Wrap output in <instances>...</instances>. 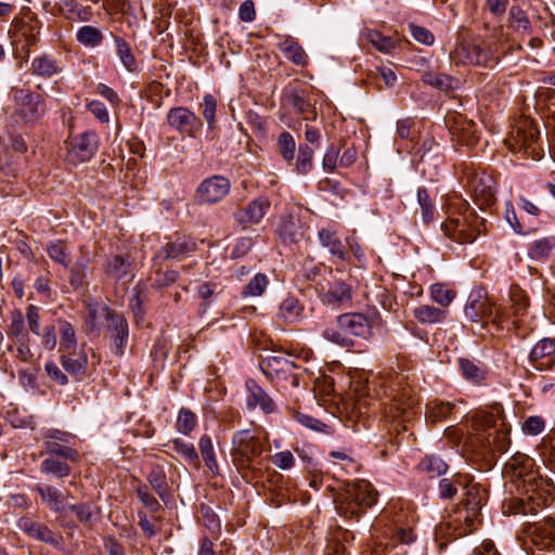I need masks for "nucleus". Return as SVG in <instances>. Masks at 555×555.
Listing matches in <instances>:
<instances>
[{"mask_svg":"<svg viewBox=\"0 0 555 555\" xmlns=\"http://www.w3.org/2000/svg\"><path fill=\"white\" fill-rule=\"evenodd\" d=\"M473 427L485 449L500 453L507 451L511 443L509 427L500 403L476 412L473 416Z\"/></svg>","mask_w":555,"mask_h":555,"instance_id":"nucleus-1","label":"nucleus"},{"mask_svg":"<svg viewBox=\"0 0 555 555\" xmlns=\"http://www.w3.org/2000/svg\"><path fill=\"white\" fill-rule=\"evenodd\" d=\"M504 475L508 476L521 492H544L553 494L554 487L550 479L544 478L534 460L517 453L504 466Z\"/></svg>","mask_w":555,"mask_h":555,"instance_id":"nucleus-2","label":"nucleus"},{"mask_svg":"<svg viewBox=\"0 0 555 555\" xmlns=\"http://www.w3.org/2000/svg\"><path fill=\"white\" fill-rule=\"evenodd\" d=\"M468 204L459 196L449 198V210L447 220L441 224V230L450 240L459 243H472L476 238L469 218Z\"/></svg>","mask_w":555,"mask_h":555,"instance_id":"nucleus-3","label":"nucleus"},{"mask_svg":"<svg viewBox=\"0 0 555 555\" xmlns=\"http://www.w3.org/2000/svg\"><path fill=\"white\" fill-rule=\"evenodd\" d=\"M539 140L540 131L534 121L530 118H520L509 131L508 137L504 139V144L512 153L522 152L533 160H538L543 157Z\"/></svg>","mask_w":555,"mask_h":555,"instance_id":"nucleus-4","label":"nucleus"},{"mask_svg":"<svg viewBox=\"0 0 555 555\" xmlns=\"http://www.w3.org/2000/svg\"><path fill=\"white\" fill-rule=\"evenodd\" d=\"M403 380V376L397 375L396 382H392L389 386L390 392H386V396L389 397L387 414L393 420L409 422L414 416V410L420 400L416 391L410 385L404 384Z\"/></svg>","mask_w":555,"mask_h":555,"instance_id":"nucleus-5","label":"nucleus"},{"mask_svg":"<svg viewBox=\"0 0 555 555\" xmlns=\"http://www.w3.org/2000/svg\"><path fill=\"white\" fill-rule=\"evenodd\" d=\"M376 500L377 492L374 487L366 480H358L348 486L338 509L345 517L358 519L366 508L376 503Z\"/></svg>","mask_w":555,"mask_h":555,"instance_id":"nucleus-6","label":"nucleus"},{"mask_svg":"<svg viewBox=\"0 0 555 555\" xmlns=\"http://www.w3.org/2000/svg\"><path fill=\"white\" fill-rule=\"evenodd\" d=\"M464 313L472 322H481L483 319L490 318L492 323L498 325L504 319L503 310L489 299L486 289L481 287L469 293Z\"/></svg>","mask_w":555,"mask_h":555,"instance_id":"nucleus-7","label":"nucleus"},{"mask_svg":"<svg viewBox=\"0 0 555 555\" xmlns=\"http://www.w3.org/2000/svg\"><path fill=\"white\" fill-rule=\"evenodd\" d=\"M14 113L16 122L33 125L46 113V105L42 96L27 89L13 90Z\"/></svg>","mask_w":555,"mask_h":555,"instance_id":"nucleus-8","label":"nucleus"},{"mask_svg":"<svg viewBox=\"0 0 555 555\" xmlns=\"http://www.w3.org/2000/svg\"><path fill=\"white\" fill-rule=\"evenodd\" d=\"M41 438L42 453L69 460L73 463L80 461L79 452L72 447L74 437L69 433L56 428H48L42 430Z\"/></svg>","mask_w":555,"mask_h":555,"instance_id":"nucleus-9","label":"nucleus"},{"mask_svg":"<svg viewBox=\"0 0 555 555\" xmlns=\"http://www.w3.org/2000/svg\"><path fill=\"white\" fill-rule=\"evenodd\" d=\"M451 60L455 64L492 68L498 64L499 57L485 44L460 42L451 52Z\"/></svg>","mask_w":555,"mask_h":555,"instance_id":"nucleus-10","label":"nucleus"},{"mask_svg":"<svg viewBox=\"0 0 555 555\" xmlns=\"http://www.w3.org/2000/svg\"><path fill=\"white\" fill-rule=\"evenodd\" d=\"M466 185L475 202L480 208L490 206L495 201V182L485 171L466 170L464 172Z\"/></svg>","mask_w":555,"mask_h":555,"instance_id":"nucleus-11","label":"nucleus"},{"mask_svg":"<svg viewBox=\"0 0 555 555\" xmlns=\"http://www.w3.org/2000/svg\"><path fill=\"white\" fill-rule=\"evenodd\" d=\"M526 498L509 496L502 503V511L507 515H534L547 505L552 494L544 492H522Z\"/></svg>","mask_w":555,"mask_h":555,"instance_id":"nucleus-12","label":"nucleus"},{"mask_svg":"<svg viewBox=\"0 0 555 555\" xmlns=\"http://www.w3.org/2000/svg\"><path fill=\"white\" fill-rule=\"evenodd\" d=\"M233 454L242 463H250L266 450L264 441L250 429L236 431L232 438Z\"/></svg>","mask_w":555,"mask_h":555,"instance_id":"nucleus-13","label":"nucleus"},{"mask_svg":"<svg viewBox=\"0 0 555 555\" xmlns=\"http://www.w3.org/2000/svg\"><path fill=\"white\" fill-rule=\"evenodd\" d=\"M66 159L70 164H80L92 158L98 150V135L94 132H85L66 142Z\"/></svg>","mask_w":555,"mask_h":555,"instance_id":"nucleus-14","label":"nucleus"},{"mask_svg":"<svg viewBox=\"0 0 555 555\" xmlns=\"http://www.w3.org/2000/svg\"><path fill=\"white\" fill-rule=\"evenodd\" d=\"M167 122L170 128L178 131L181 135L194 138L202 129V120L189 108L178 106L169 109Z\"/></svg>","mask_w":555,"mask_h":555,"instance_id":"nucleus-15","label":"nucleus"},{"mask_svg":"<svg viewBox=\"0 0 555 555\" xmlns=\"http://www.w3.org/2000/svg\"><path fill=\"white\" fill-rule=\"evenodd\" d=\"M526 534L540 550H555V520L552 517L530 524L526 528Z\"/></svg>","mask_w":555,"mask_h":555,"instance_id":"nucleus-16","label":"nucleus"},{"mask_svg":"<svg viewBox=\"0 0 555 555\" xmlns=\"http://www.w3.org/2000/svg\"><path fill=\"white\" fill-rule=\"evenodd\" d=\"M450 133L459 143L468 147L474 146L478 142L477 126L463 115H451L446 119Z\"/></svg>","mask_w":555,"mask_h":555,"instance_id":"nucleus-17","label":"nucleus"},{"mask_svg":"<svg viewBox=\"0 0 555 555\" xmlns=\"http://www.w3.org/2000/svg\"><path fill=\"white\" fill-rule=\"evenodd\" d=\"M230 182L222 176L205 179L196 190V198L201 204H215L228 195Z\"/></svg>","mask_w":555,"mask_h":555,"instance_id":"nucleus-18","label":"nucleus"},{"mask_svg":"<svg viewBox=\"0 0 555 555\" xmlns=\"http://www.w3.org/2000/svg\"><path fill=\"white\" fill-rule=\"evenodd\" d=\"M529 361L538 371H550L555 367V340L544 338L538 341L531 349Z\"/></svg>","mask_w":555,"mask_h":555,"instance_id":"nucleus-19","label":"nucleus"},{"mask_svg":"<svg viewBox=\"0 0 555 555\" xmlns=\"http://www.w3.org/2000/svg\"><path fill=\"white\" fill-rule=\"evenodd\" d=\"M270 201L266 197H258L251 201L246 207L235 211L234 219L244 229L257 224L264 217L270 208Z\"/></svg>","mask_w":555,"mask_h":555,"instance_id":"nucleus-20","label":"nucleus"},{"mask_svg":"<svg viewBox=\"0 0 555 555\" xmlns=\"http://www.w3.org/2000/svg\"><path fill=\"white\" fill-rule=\"evenodd\" d=\"M338 327L348 336L365 338L371 334V322L363 313H345L337 318Z\"/></svg>","mask_w":555,"mask_h":555,"instance_id":"nucleus-21","label":"nucleus"},{"mask_svg":"<svg viewBox=\"0 0 555 555\" xmlns=\"http://www.w3.org/2000/svg\"><path fill=\"white\" fill-rule=\"evenodd\" d=\"M105 318L108 321V332L114 339L115 346L119 352L128 340V323L122 314L116 313L108 307H104Z\"/></svg>","mask_w":555,"mask_h":555,"instance_id":"nucleus-22","label":"nucleus"},{"mask_svg":"<svg viewBox=\"0 0 555 555\" xmlns=\"http://www.w3.org/2000/svg\"><path fill=\"white\" fill-rule=\"evenodd\" d=\"M18 527L25 533H27L30 538H34L38 541L57 546L61 544L62 537L60 534L54 533L49 527L46 525H41L31 520L30 518H22L18 521Z\"/></svg>","mask_w":555,"mask_h":555,"instance_id":"nucleus-23","label":"nucleus"},{"mask_svg":"<svg viewBox=\"0 0 555 555\" xmlns=\"http://www.w3.org/2000/svg\"><path fill=\"white\" fill-rule=\"evenodd\" d=\"M196 248L195 242L189 237H177L166 243L155 255V260L180 259Z\"/></svg>","mask_w":555,"mask_h":555,"instance_id":"nucleus-24","label":"nucleus"},{"mask_svg":"<svg viewBox=\"0 0 555 555\" xmlns=\"http://www.w3.org/2000/svg\"><path fill=\"white\" fill-rule=\"evenodd\" d=\"M34 491H36L41 501L54 513H63L66 507V495L60 491L56 487L51 485H42L38 483L34 486Z\"/></svg>","mask_w":555,"mask_h":555,"instance_id":"nucleus-25","label":"nucleus"},{"mask_svg":"<svg viewBox=\"0 0 555 555\" xmlns=\"http://www.w3.org/2000/svg\"><path fill=\"white\" fill-rule=\"evenodd\" d=\"M300 220L291 215L281 217L276 227V234L284 245H292L297 243L299 237L302 236Z\"/></svg>","mask_w":555,"mask_h":555,"instance_id":"nucleus-26","label":"nucleus"},{"mask_svg":"<svg viewBox=\"0 0 555 555\" xmlns=\"http://www.w3.org/2000/svg\"><path fill=\"white\" fill-rule=\"evenodd\" d=\"M246 389L248 391L247 406L249 409L259 406L264 413L274 411L273 400L254 379L246 380Z\"/></svg>","mask_w":555,"mask_h":555,"instance_id":"nucleus-27","label":"nucleus"},{"mask_svg":"<svg viewBox=\"0 0 555 555\" xmlns=\"http://www.w3.org/2000/svg\"><path fill=\"white\" fill-rule=\"evenodd\" d=\"M322 301L330 306H339L351 300V288L343 281H336L327 289L321 287Z\"/></svg>","mask_w":555,"mask_h":555,"instance_id":"nucleus-28","label":"nucleus"},{"mask_svg":"<svg viewBox=\"0 0 555 555\" xmlns=\"http://www.w3.org/2000/svg\"><path fill=\"white\" fill-rule=\"evenodd\" d=\"M318 236L320 244L326 248L333 257L340 261L348 259V253L343 242L334 231L330 229H321Z\"/></svg>","mask_w":555,"mask_h":555,"instance_id":"nucleus-29","label":"nucleus"},{"mask_svg":"<svg viewBox=\"0 0 555 555\" xmlns=\"http://www.w3.org/2000/svg\"><path fill=\"white\" fill-rule=\"evenodd\" d=\"M305 306L295 296L284 298L279 307L278 317L285 323L299 322L304 317Z\"/></svg>","mask_w":555,"mask_h":555,"instance_id":"nucleus-30","label":"nucleus"},{"mask_svg":"<svg viewBox=\"0 0 555 555\" xmlns=\"http://www.w3.org/2000/svg\"><path fill=\"white\" fill-rule=\"evenodd\" d=\"M259 367L266 376L273 378L288 373L293 369V362L283 356H269L260 361Z\"/></svg>","mask_w":555,"mask_h":555,"instance_id":"nucleus-31","label":"nucleus"},{"mask_svg":"<svg viewBox=\"0 0 555 555\" xmlns=\"http://www.w3.org/2000/svg\"><path fill=\"white\" fill-rule=\"evenodd\" d=\"M280 50L287 60L298 66H307L309 63L308 55L297 40L286 37L280 44Z\"/></svg>","mask_w":555,"mask_h":555,"instance_id":"nucleus-32","label":"nucleus"},{"mask_svg":"<svg viewBox=\"0 0 555 555\" xmlns=\"http://www.w3.org/2000/svg\"><path fill=\"white\" fill-rule=\"evenodd\" d=\"M130 267L131 263L128 258L116 255L107 260L105 264V273L116 281H130L132 279Z\"/></svg>","mask_w":555,"mask_h":555,"instance_id":"nucleus-33","label":"nucleus"},{"mask_svg":"<svg viewBox=\"0 0 555 555\" xmlns=\"http://www.w3.org/2000/svg\"><path fill=\"white\" fill-rule=\"evenodd\" d=\"M57 456H51L44 459L40 464V473L43 475H51L56 478H65L72 474V468L66 462Z\"/></svg>","mask_w":555,"mask_h":555,"instance_id":"nucleus-34","label":"nucleus"},{"mask_svg":"<svg viewBox=\"0 0 555 555\" xmlns=\"http://www.w3.org/2000/svg\"><path fill=\"white\" fill-rule=\"evenodd\" d=\"M289 101L297 113L302 115L305 120H314L317 118V112L311 102L307 99L304 90H293L289 94Z\"/></svg>","mask_w":555,"mask_h":555,"instance_id":"nucleus-35","label":"nucleus"},{"mask_svg":"<svg viewBox=\"0 0 555 555\" xmlns=\"http://www.w3.org/2000/svg\"><path fill=\"white\" fill-rule=\"evenodd\" d=\"M413 317L422 324H435L447 318V311L429 305H421L414 308Z\"/></svg>","mask_w":555,"mask_h":555,"instance_id":"nucleus-36","label":"nucleus"},{"mask_svg":"<svg viewBox=\"0 0 555 555\" xmlns=\"http://www.w3.org/2000/svg\"><path fill=\"white\" fill-rule=\"evenodd\" d=\"M7 335L13 340H29V334L25 331V315L21 310L14 309L11 312Z\"/></svg>","mask_w":555,"mask_h":555,"instance_id":"nucleus-37","label":"nucleus"},{"mask_svg":"<svg viewBox=\"0 0 555 555\" xmlns=\"http://www.w3.org/2000/svg\"><path fill=\"white\" fill-rule=\"evenodd\" d=\"M147 480L162 500H166L169 496L166 472L162 465L152 466L147 475Z\"/></svg>","mask_w":555,"mask_h":555,"instance_id":"nucleus-38","label":"nucleus"},{"mask_svg":"<svg viewBox=\"0 0 555 555\" xmlns=\"http://www.w3.org/2000/svg\"><path fill=\"white\" fill-rule=\"evenodd\" d=\"M74 352H63L61 356V363L64 370L73 375H83L86 372L88 358L85 353H79L76 357Z\"/></svg>","mask_w":555,"mask_h":555,"instance_id":"nucleus-39","label":"nucleus"},{"mask_svg":"<svg viewBox=\"0 0 555 555\" xmlns=\"http://www.w3.org/2000/svg\"><path fill=\"white\" fill-rule=\"evenodd\" d=\"M59 331L61 336L60 351L74 352L77 348V337L74 326L66 320H59Z\"/></svg>","mask_w":555,"mask_h":555,"instance_id":"nucleus-40","label":"nucleus"},{"mask_svg":"<svg viewBox=\"0 0 555 555\" xmlns=\"http://www.w3.org/2000/svg\"><path fill=\"white\" fill-rule=\"evenodd\" d=\"M362 41L371 43L382 53H389L395 49V41L390 37L383 36L377 30L367 29L361 34Z\"/></svg>","mask_w":555,"mask_h":555,"instance_id":"nucleus-41","label":"nucleus"},{"mask_svg":"<svg viewBox=\"0 0 555 555\" xmlns=\"http://www.w3.org/2000/svg\"><path fill=\"white\" fill-rule=\"evenodd\" d=\"M269 283V278L264 273H256L242 288L241 296L243 298L260 297L266 293Z\"/></svg>","mask_w":555,"mask_h":555,"instance_id":"nucleus-42","label":"nucleus"},{"mask_svg":"<svg viewBox=\"0 0 555 555\" xmlns=\"http://www.w3.org/2000/svg\"><path fill=\"white\" fill-rule=\"evenodd\" d=\"M455 405L450 402L433 401L427 404L426 417L433 424L446 421L452 413Z\"/></svg>","mask_w":555,"mask_h":555,"instance_id":"nucleus-43","label":"nucleus"},{"mask_svg":"<svg viewBox=\"0 0 555 555\" xmlns=\"http://www.w3.org/2000/svg\"><path fill=\"white\" fill-rule=\"evenodd\" d=\"M555 249V237L548 236V237H542L537 241H534L529 250L528 255L530 258L535 260H544L547 259L552 251Z\"/></svg>","mask_w":555,"mask_h":555,"instance_id":"nucleus-44","label":"nucleus"},{"mask_svg":"<svg viewBox=\"0 0 555 555\" xmlns=\"http://www.w3.org/2000/svg\"><path fill=\"white\" fill-rule=\"evenodd\" d=\"M422 81L440 91H449L453 88V77L438 72L426 70L422 74Z\"/></svg>","mask_w":555,"mask_h":555,"instance_id":"nucleus-45","label":"nucleus"},{"mask_svg":"<svg viewBox=\"0 0 555 555\" xmlns=\"http://www.w3.org/2000/svg\"><path fill=\"white\" fill-rule=\"evenodd\" d=\"M467 499L465 500L466 515L464 517L468 527H473L475 517L478 515L481 508V498L479 491L472 486L466 491Z\"/></svg>","mask_w":555,"mask_h":555,"instance_id":"nucleus-46","label":"nucleus"},{"mask_svg":"<svg viewBox=\"0 0 555 555\" xmlns=\"http://www.w3.org/2000/svg\"><path fill=\"white\" fill-rule=\"evenodd\" d=\"M460 370L462 375L467 379L475 384H480L486 378V370L483 366L475 363L469 359H460L459 360Z\"/></svg>","mask_w":555,"mask_h":555,"instance_id":"nucleus-47","label":"nucleus"},{"mask_svg":"<svg viewBox=\"0 0 555 555\" xmlns=\"http://www.w3.org/2000/svg\"><path fill=\"white\" fill-rule=\"evenodd\" d=\"M115 47H116V53L122 63V65L126 67L129 72H135L138 68V64L135 61V57L132 53L130 44L120 37H115Z\"/></svg>","mask_w":555,"mask_h":555,"instance_id":"nucleus-48","label":"nucleus"},{"mask_svg":"<svg viewBox=\"0 0 555 555\" xmlns=\"http://www.w3.org/2000/svg\"><path fill=\"white\" fill-rule=\"evenodd\" d=\"M198 448L206 467L214 474H218V464L212 447L211 438L203 435L198 440Z\"/></svg>","mask_w":555,"mask_h":555,"instance_id":"nucleus-49","label":"nucleus"},{"mask_svg":"<svg viewBox=\"0 0 555 555\" xmlns=\"http://www.w3.org/2000/svg\"><path fill=\"white\" fill-rule=\"evenodd\" d=\"M31 68L35 75L42 77H51L60 72L57 63L48 55L35 57Z\"/></svg>","mask_w":555,"mask_h":555,"instance_id":"nucleus-50","label":"nucleus"},{"mask_svg":"<svg viewBox=\"0 0 555 555\" xmlns=\"http://www.w3.org/2000/svg\"><path fill=\"white\" fill-rule=\"evenodd\" d=\"M173 450L179 453L181 456L184 457V460L192 465L195 468L201 467V461L199 456L195 450V447L193 443L184 442L181 439H173L172 440Z\"/></svg>","mask_w":555,"mask_h":555,"instance_id":"nucleus-51","label":"nucleus"},{"mask_svg":"<svg viewBox=\"0 0 555 555\" xmlns=\"http://www.w3.org/2000/svg\"><path fill=\"white\" fill-rule=\"evenodd\" d=\"M47 253L54 262L63 266L64 268L69 267L70 258L65 242L56 241L54 243H50L47 247Z\"/></svg>","mask_w":555,"mask_h":555,"instance_id":"nucleus-52","label":"nucleus"},{"mask_svg":"<svg viewBox=\"0 0 555 555\" xmlns=\"http://www.w3.org/2000/svg\"><path fill=\"white\" fill-rule=\"evenodd\" d=\"M313 150L308 144H300L296 159V170L300 175H308L313 167Z\"/></svg>","mask_w":555,"mask_h":555,"instance_id":"nucleus-53","label":"nucleus"},{"mask_svg":"<svg viewBox=\"0 0 555 555\" xmlns=\"http://www.w3.org/2000/svg\"><path fill=\"white\" fill-rule=\"evenodd\" d=\"M511 308L515 315L522 314L529 307V297L519 286L513 285L509 288Z\"/></svg>","mask_w":555,"mask_h":555,"instance_id":"nucleus-54","label":"nucleus"},{"mask_svg":"<svg viewBox=\"0 0 555 555\" xmlns=\"http://www.w3.org/2000/svg\"><path fill=\"white\" fill-rule=\"evenodd\" d=\"M201 113L207 122L209 130L216 127L217 100L212 94H205L203 102L199 104Z\"/></svg>","mask_w":555,"mask_h":555,"instance_id":"nucleus-55","label":"nucleus"},{"mask_svg":"<svg viewBox=\"0 0 555 555\" xmlns=\"http://www.w3.org/2000/svg\"><path fill=\"white\" fill-rule=\"evenodd\" d=\"M89 259L82 258L75 262L70 269L69 283L75 288H80L86 284Z\"/></svg>","mask_w":555,"mask_h":555,"instance_id":"nucleus-56","label":"nucleus"},{"mask_svg":"<svg viewBox=\"0 0 555 555\" xmlns=\"http://www.w3.org/2000/svg\"><path fill=\"white\" fill-rule=\"evenodd\" d=\"M420 467L430 477H438L447 472L448 465L439 456L427 455L420 463Z\"/></svg>","mask_w":555,"mask_h":555,"instance_id":"nucleus-57","label":"nucleus"},{"mask_svg":"<svg viewBox=\"0 0 555 555\" xmlns=\"http://www.w3.org/2000/svg\"><path fill=\"white\" fill-rule=\"evenodd\" d=\"M416 196L421 207L423 222L429 224L435 217V206L426 189L420 188L417 190Z\"/></svg>","mask_w":555,"mask_h":555,"instance_id":"nucleus-58","label":"nucleus"},{"mask_svg":"<svg viewBox=\"0 0 555 555\" xmlns=\"http://www.w3.org/2000/svg\"><path fill=\"white\" fill-rule=\"evenodd\" d=\"M102 39V33L93 26H82L77 33V40L85 46L96 47Z\"/></svg>","mask_w":555,"mask_h":555,"instance_id":"nucleus-59","label":"nucleus"},{"mask_svg":"<svg viewBox=\"0 0 555 555\" xmlns=\"http://www.w3.org/2000/svg\"><path fill=\"white\" fill-rule=\"evenodd\" d=\"M509 17L512 25L516 28L518 31H522L526 34L532 33L531 23L526 14L525 11L521 10L519 7H512L509 10Z\"/></svg>","mask_w":555,"mask_h":555,"instance_id":"nucleus-60","label":"nucleus"},{"mask_svg":"<svg viewBox=\"0 0 555 555\" xmlns=\"http://www.w3.org/2000/svg\"><path fill=\"white\" fill-rule=\"evenodd\" d=\"M278 147L280 154L285 160H293L295 156L296 142L289 132L284 131L279 135Z\"/></svg>","mask_w":555,"mask_h":555,"instance_id":"nucleus-61","label":"nucleus"},{"mask_svg":"<svg viewBox=\"0 0 555 555\" xmlns=\"http://www.w3.org/2000/svg\"><path fill=\"white\" fill-rule=\"evenodd\" d=\"M221 292V287L215 282H204L197 287V295L203 299L202 308L203 311L211 304L212 298Z\"/></svg>","mask_w":555,"mask_h":555,"instance_id":"nucleus-62","label":"nucleus"},{"mask_svg":"<svg viewBox=\"0 0 555 555\" xmlns=\"http://www.w3.org/2000/svg\"><path fill=\"white\" fill-rule=\"evenodd\" d=\"M430 296L437 304L442 307H448L454 299L455 293L447 288L443 284L436 283L430 287Z\"/></svg>","mask_w":555,"mask_h":555,"instance_id":"nucleus-63","label":"nucleus"},{"mask_svg":"<svg viewBox=\"0 0 555 555\" xmlns=\"http://www.w3.org/2000/svg\"><path fill=\"white\" fill-rule=\"evenodd\" d=\"M25 321L27 322V327L29 332H31L36 336H40V327H41V315L40 308L35 305H28L25 313Z\"/></svg>","mask_w":555,"mask_h":555,"instance_id":"nucleus-64","label":"nucleus"}]
</instances>
